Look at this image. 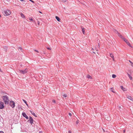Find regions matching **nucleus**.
<instances>
[{"mask_svg":"<svg viewBox=\"0 0 133 133\" xmlns=\"http://www.w3.org/2000/svg\"><path fill=\"white\" fill-rule=\"evenodd\" d=\"M3 101L5 104H8L9 103L10 100L8 97L7 95H5L2 97Z\"/></svg>","mask_w":133,"mask_h":133,"instance_id":"obj_1","label":"nucleus"},{"mask_svg":"<svg viewBox=\"0 0 133 133\" xmlns=\"http://www.w3.org/2000/svg\"><path fill=\"white\" fill-rule=\"evenodd\" d=\"M3 13L5 16H8L11 14V12L9 10H7L4 11Z\"/></svg>","mask_w":133,"mask_h":133,"instance_id":"obj_2","label":"nucleus"},{"mask_svg":"<svg viewBox=\"0 0 133 133\" xmlns=\"http://www.w3.org/2000/svg\"><path fill=\"white\" fill-rule=\"evenodd\" d=\"M9 105L13 108L15 106V103L13 101H10Z\"/></svg>","mask_w":133,"mask_h":133,"instance_id":"obj_3","label":"nucleus"},{"mask_svg":"<svg viewBox=\"0 0 133 133\" xmlns=\"http://www.w3.org/2000/svg\"><path fill=\"white\" fill-rule=\"evenodd\" d=\"M123 41L128 45L130 47L132 48L131 44L127 40L126 38H124Z\"/></svg>","mask_w":133,"mask_h":133,"instance_id":"obj_4","label":"nucleus"},{"mask_svg":"<svg viewBox=\"0 0 133 133\" xmlns=\"http://www.w3.org/2000/svg\"><path fill=\"white\" fill-rule=\"evenodd\" d=\"M4 107L3 103L2 102H0V109H3Z\"/></svg>","mask_w":133,"mask_h":133,"instance_id":"obj_5","label":"nucleus"},{"mask_svg":"<svg viewBox=\"0 0 133 133\" xmlns=\"http://www.w3.org/2000/svg\"><path fill=\"white\" fill-rule=\"evenodd\" d=\"M19 71L21 72L23 74H24L28 72V69H26L24 70H20Z\"/></svg>","mask_w":133,"mask_h":133,"instance_id":"obj_6","label":"nucleus"},{"mask_svg":"<svg viewBox=\"0 0 133 133\" xmlns=\"http://www.w3.org/2000/svg\"><path fill=\"white\" fill-rule=\"evenodd\" d=\"M116 31L117 32V33L118 34V36L122 39H123V40H124V38H124L122 35L120 34L119 33H118V32L117 31Z\"/></svg>","mask_w":133,"mask_h":133,"instance_id":"obj_7","label":"nucleus"},{"mask_svg":"<svg viewBox=\"0 0 133 133\" xmlns=\"http://www.w3.org/2000/svg\"><path fill=\"white\" fill-rule=\"evenodd\" d=\"M22 115L24 117H25L26 119H28V116L26 115L25 112H23L22 113Z\"/></svg>","mask_w":133,"mask_h":133,"instance_id":"obj_8","label":"nucleus"},{"mask_svg":"<svg viewBox=\"0 0 133 133\" xmlns=\"http://www.w3.org/2000/svg\"><path fill=\"white\" fill-rule=\"evenodd\" d=\"M127 97V98H128L129 99L133 102V98L131 96H128Z\"/></svg>","mask_w":133,"mask_h":133,"instance_id":"obj_9","label":"nucleus"},{"mask_svg":"<svg viewBox=\"0 0 133 133\" xmlns=\"http://www.w3.org/2000/svg\"><path fill=\"white\" fill-rule=\"evenodd\" d=\"M110 57L112 58L113 60L114 61H115L114 58V55H113V54L112 53H110Z\"/></svg>","mask_w":133,"mask_h":133,"instance_id":"obj_10","label":"nucleus"},{"mask_svg":"<svg viewBox=\"0 0 133 133\" xmlns=\"http://www.w3.org/2000/svg\"><path fill=\"white\" fill-rule=\"evenodd\" d=\"M56 18L57 20V21L58 22H60L61 20L60 19L58 16H56Z\"/></svg>","mask_w":133,"mask_h":133,"instance_id":"obj_11","label":"nucleus"},{"mask_svg":"<svg viewBox=\"0 0 133 133\" xmlns=\"http://www.w3.org/2000/svg\"><path fill=\"white\" fill-rule=\"evenodd\" d=\"M82 115L81 116V115H80V116H81V117L82 118L84 119V113H83V112H82Z\"/></svg>","mask_w":133,"mask_h":133,"instance_id":"obj_12","label":"nucleus"},{"mask_svg":"<svg viewBox=\"0 0 133 133\" xmlns=\"http://www.w3.org/2000/svg\"><path fill=\"white\" fill-rule=\"evenodd\" d=\"M121 88L124 91H126V89L125 88H123V86H120Z\"/></svg>","mask_w":133,"mask_h":133,"instance_id":"obj_13","label":"nucleus"},{"mask_svg":"<svg viewBox=\"0 0 133 133\" xmlns=\"http://www.w3.org/2000/svg\"><path fill=\"white\" fill-rule=\"evenodd\" d=\"M87 77L88 78H89V79H92V77L90 76L89 75H88L87 76Z\"/></svg>","mask_w":133,"mask_h":133,"instance_id":"obj_14","label":"nucleus"},{"mask_svg":"<svg viewBox=\"0 0 133 133\" xmlns=\"http://www.w3.org/2000/svg\"><path fill=\"white\" fill-rule=\"evenodd\" d=\"M30 123L31 125H32V124H33V119L30 120Z\"/></svg>","mask_w":133,"mask_h":133,"instance_id":"obj_15","label":"nucleus"},{"mask_svg":"<svg viewBox=\"0 0 133 133\" xmlns=\"http://www.w3.org/2000/svg\"><path fill=\"white\" fill-rule=\"evenodd\" d=\"M31 112V113L33 115H34V116H35V117H37V116H36V114H35L34 112H32V111H30Z\"/></svg>","mask_w":133,"mask_h":133,"instance_id":"obj_16","label":"nucleus"},{"mask_svg":"<svg viewBox=\"0 0 133 133\" xmlns=\"http://www.w3.org/2000/svg\"><path fill=\"white\" fill-rule=\"evenodd\" d=\"M3 123L1 121V119L0 118V127L1 126V125H2Z\"/></svg>","mask_w":133,"mask_h":133,"instance_id":"obj_17","label":"nucleus"},{"mask_svg":"<svg viewBox=\"0 0 133 133\" xmlns=\"http://www.w3.org/2000/svg\"><path fill=\"white\" fill-rule=\"evenodd\" d=\"M21 17L23 18H24L25 17L24 15V14L22 13H21Z\"/></svg>","mask_w":133,"mask_h":133,"instance_id":"obj_18","label":"nucleus"},{"mask_svg":"<svg viewBox=\"0 0 133 133\" xmlns=\"http://www.w3.org/2000/svg\"><path fill=\"white\" fill-rule=\"evenodd\" d=\"M127 74H128V75L129 76V78H130V79H132V77L129 74L127 73Z\"/></svg>","mask_w":133,"mask_h":133,"instance_id":"obj_19","label":"nucleus"},{"mask_svg":"<svg viewBox=\"0 0 133 133\" xmlns=\"http://www.w3.org/2000/svg\"><path fill=\"white\" fill-rule=\"evenodd\" d=\"M116 76L114 74H113L112 75V77L113 78H115Z\"/></svg>","mask_w":133,"mask_h":133,"instance_id":"obj_20","label":"nucleus"},{"mask_svg":"<svg viewBox=\"0 0 133 133\" xmlns=\"http://www.w3.org/2000/svg\"><path fill=\"white\" fill-rule=\"evenodd\" d=\"M23 101H24V102L26 104V105L28 106V105L26 101L24 99H23Z\"/></svg>","mask_w":133,"mask_h":133,"instance_id":"obj_21","label":"nucleus"},{"mask_svg":"<svg viewBox=\"0 0 133 133\" xmlns=\"http://www.w3.org/2000/svg\"><path fill=\"white\" fill-rule=\"evenodd\" d=\"M114 90L113 89V88H111V89H110V90L112 92H115L114 91Z\"/></svg>","mask_w":133,"mask_h":133,"instance_id":"obj_22","label":"nucleus"},{"mask_svg":"<svg viewBox=\"0 0 133 133\" xmlns=\"http://www.w3.org/2000/svg\"><path fill=\"white\" fill-rule=\"evenodd\" d=\"M82 32L84 34V28H82Z\"/></svg>","mask_w":133,"mask_h":133,"instance_id":"obj_23","label":"nucleus"},{"mask_svg":"<svg viewBox=\"0 0 133 133\" xmlns=\"http://www.w3.org/2000/svg\"><path fill=\"white\" fill-rule=\"evenodd\" d=\"M63 96L65 97H66L67 96V95L66 94H64L63 95Z\"/></svg>","mask_w":133,"mask_h":133,"instance_id":"obj_24","label":"nucleus"},{"mask_svg":"<svg viewBox=\"0 0 133 133\" xmlns=\"http://www.w3.org/2000/svg\"><path fill=\"white\" fill-rule=\"evenodd\" d=\"M29 119L30 121V120L32 119H33L31 116H30L29 117Z\"/></svg>","mask_w":133,"mask_h":133,"instance_id":"obj_25","label":"nucleus"},{"mask_svg":"<svg viewBox=\"0 0 133 133\" xmlns=\"http://www.w3.org/2000/svg\"><path fill=\"white\" fill-rule=\"evenodd\" d=\"M52 102L53 103H56V101H55V100H52Z\"/></svg>","mask_w":133,"mask_h":133,"instance_id":"obj_26","label":"nucleus"},{"mask_svg":"<svg viewBox=\"0 0 133 133\" xmlns=\"http://www.w3.org/2000/svg\"><path fill=\"white\" fill-rule=\"evenodd\" d=\"M78 121H79L78 120L76 121V123L77 124L79 122Z\"/></svg>","mask_w":133,"mask_h":133,"instance_id":"obj_27","label":"nucleus"},{"mask_svg":"<svg viewBox=\"0 0 133 133\" xmlns=\"http://www.w3.org/2000/svg\"><path fill=\"white\" fill-rule=\"evenodd\" d=\"M62 1L63 2H65L66 1V0H62Z\"/></svg>","mask_w":133,"mask_h":133,"instance_id":"obj_28","label":"nucleus"},{"mask_svg":"<svg viewBox=\"0 0 133 133\" xmlns=\"http://www.w3.org/2000/svg\"><path fill=\"white\" fill-rule=\"evenodd\" d=\"M47 49L49 50H51V49L49 48H47Z\"/></svg>","mask_w":133,"mask_h":133,"instance_id":"obj_29","label":"nucleus"},{"mask_svg":"<svg viewBox=\"0 0 133 133\" xmlns=\"http://www.w3.org/2000/svg\"><path fill=\"white\" fill-rule=\"evenodd\" d=\"M29 20L31 21H33V19L32 18H30Z\"/></svg>","mask_w":133,"mask_h":133,"instance_id":"obj_30","label":"nucleus"},{"mask_svg":"<svg viewBox=\"0 0 133 133\" xmlns=\"http://www.w3.org/2000/svg\"><path fill=\"white\" fill-rule=\"evenodd\" d=\"M34 51H36V52H39L38 51H37V50H34Z\"/></svg>","mask_w":133,"mask_h":133,"instance_id":"obj_31","label":"nucleus"},{"mask_svg":"<svg viewBox=\"0 0 133 133\" xmlns=\"http://www.w3.org/2000/svg\"><path fill=\"white\" fill-rule=\"evenodd\" d=\"M19 49L21 51L22 49V48L21 47H19Z\"/></svg>","mask_w":133,"mask_h":133,"instance_id":"obj_32","label":"nucleus"},{"mask_svg":"<svg viewBox=\"0 0 133 133\" xmlns=\"http://www.w3.org/2000/svg\"><path fill=\"white\" fill-rule=\"evenodd\" d=\"M100 45H99V43H98V47L99 48H100Z\"/></svg>","mask_w":133,"mask_h":133,"instance_id":"obj_33","label":"nucleus"},{"mask_svg":"<svg viewBox=\"0 0 133 133\" xmlns=\"http://www.w3.org/2000/svg\"><path fill=\"white\" fill-rule=\"evenodd\" d=\"M129 62L131 64L132 63V62H131L130 61V60H129Z\"/></svg>","mask_w":133,"mask_h":133,"instance_id":"obj_34","label":"nucleus"},{"mask_svg":"<svg viewBox=\"0 0 133 133\" xmlns=\"http://www.w3.org/2000/svg\"><path fill=\"white\" fill-rule=\"evenodd\" d=\"M69 115L70 116H71V113H69Z\"/></svg>","mask_w":133,"mask_h":133,"instance_id":"obj_35","label":"nucleus"},{"mask_svg":"<svg viewBox=\"0 0 133 133\" xmlns=\"http://www.w3.org/2000/svg\"><path fill=\"white\" fill-rule=\"evenodd\" d=\"M0 133H4V132L2 131H0Z\"/></svg>","mask_w":133,"mask_h":133,"instance_id":"obj_36","label":"nucleus"},{"mask_svg":"<svg viewBox=\"0 0 133 133\" xmlns=\"http://www.w3.org/2000/svg\"><path fill=\"white\" fill-rule=\"evenodd\" d=\"M69 133H71V131L70 130L69 131Z\"/></svg>","mask_w":133,"mask_h":133,"instance_id":"obj_37","label":"nucleus"},{"mask_svg":"<svg viewBox=\"0 0 133 133\" xmlns=\"http://www.w3.org/2000/svg\"><path fill=\"white\" fill-rule=\"evenodd\" d=\"M131 66L133 67V63H132L131 64Z\"/></svg>","mask_w":133,"mask_h":133,"instance_id":"obj_38","label":"nucleus"},{"mask_svg":"<svg viewBox=\"0 0 133 133\" xmlns=\"http://www.w3.org/2000/svg\"><path fill=\"white\" fill-rule=\"evenodd\" d=\"M27 122H30V121L29 120V119L27 121Z\"/></svg>","mask_w":133,"mask_h":133,"instance_id":"obj_39","label":"nucleus"},{"mask_svg":"<svg viewBox=\"0 0 133 133\" xmlns=\"http://www.w3.org/2000/svg\"><path fill=\"white\" fill-rule=\"evenodd\" d=\"M38 24L39 25V22L38 21Z\"/></svg>","mask_w":133,"mask_h":133,"instance_id":"obj_40","label":"nucleus"},{"mask_svg":"<svg viewBox=\"0 0 133 133\" xmlns=\"http://www.w3.org/2000/svg\"><path fill=\"white\" fill-rule=\"evenodd\" d=\"M125 130H123V132H125Z\"/></svg>","mask_w":133,"mask_h":133,"instance_id":"obj_41","label":"nucleus"},{"mask_svg":"<svg viewBox=\"0 0 133 133\" xmlns=\"http://www.w3.org/2000/svg\"><path fill=\"white\" fill-rule=\"evenodd\" d=\"M39 13H42V12L40 11H39Z\"/></svg>","mask_w":133,"mask_h":133,"instance_id":"obj_42","label":"nucleus"},{"mask_svg":"<svg viewBox=\"0 0 133 133\" xmlns=\"http://www.w3.org/2000/svg\"><path fill=\"white\" fill-rule=\"evenodd\" d=\"M119 107V109L121 108V106H119V107Z\"/></svg>","mask_w":133,"mask_h":133,"instance_id":"obj_43","label":"nucleus"},{"mask_svg":"<svg viewBox=\"0 0 133 133\" xmlns=\"http://www.w3.org/2000/svg\"><path fill=\"white\" fill-rule=\"evenodd\" d=\"M96 51H98V49H96Z\"/></svg>","mask_w":133,"mask_h":133,"instance_id":"obj_44","label":"nucleus"},{"mask_svg":"<svg viewBox=\"0 0 133 133\" xmlns=\"http://www.w3.org/2000/svg\"><path fill=\"white\" fill-rule=\"evenodd\" d=\"M21 1H23L24 0H20Z\"/></svg>","mask_w":133,"mask_h":133,"instance_id":"obj_45","label":"nucleus"},{"mask_svg":"<svg viewBox=\"0 0 133 133\" xmlns=\"http://www.w3.org/2000/svg\"><path fill=\"white\" fill-rule=\"evenodd\" d=\"M41 131H40L39 132V133H41Z\"/></svg>","mask_w":133,"mask_h":133,"instance_id":"obj_46","label":"nucleus"},{"mask_svg":"<svg viewBox=\"0 0 133 133\" xmlns=\"http://www.w3.org/2000/svg\"><path fill=\"white\" fill-rule=\"evenodd\" d=\"M1 17V15L0 14V17Z\"/></svg>","mask_w":133,"mask_h":133,"instance_id":"obj_47","label":"nucleus"}]
</instances>
